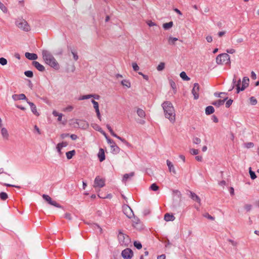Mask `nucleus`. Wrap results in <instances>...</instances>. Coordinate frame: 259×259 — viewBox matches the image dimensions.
Here are the masks:
<instances>
[{"mask_svg": "<svg viewBox=\"0 0 259 259\" xmlns=\"http://www.w3.org/2000/svg\"><path fill=\"white\" fill-rule=\"evenodd\" d=\"M227 93H224V92H221V93H217V92H215L214 94V95L217 97H219V98H224L223 96H222L223 95H227Z\"/></svg>", "mask_w": 259, "mask_h": 259, "instance_id": "obj_46", "label": "nucleus"}, {"mask_svg": "<svg viewBox=\"0 0 259 259\" xmlns=\"http://www.w3.org/2000/svg\"><path fill=\"white\" fill-rule=\"evenodd\" d=\"M42 58L46 63L55 70L60 68V65L54 56L50 52L47 50H44L42 52Z\"/></svg>", "mask_w": 259, "mask_h": 259, "instance_id": "obj_2", "label": "nucleus"}, {"mask_svg": "<svg viewBox=\"0 0 259 259\" xmlns=\"http://www.w3.org/2000/svg\"><path fill=\"white\" fill-rule=\"evenodd\" d=\"M216 62L219 65L230 64L231 63L230 56L227 53H223L216 57Z\"/></svg>", "mask_w": 259, "mask_h": 259, "instance_id": "obj_4", "label": "nucleus"}, {"mask_svg": "<svg viewBox=\"0 0 259 259\" xmlns=\"http://www.w3.org/2000/svg\"><path fill=\"white\" fill-rule=\"evenodd\" d=\"M12 98L14 100H26V102L28 100L26 96L24 94H20L19 95L14 94L12 96Z\"/></svg>", "mask_w": 259, "mask_h": 259, "instance_id": "obj_12", "label": "nucleus"}, {"mask_svg": "<svg viewBox=\"0 0 259 259\" xmlns=\"http://www.w3.org/2000/svg\"><path fill=\"white\" fill-rule=\"evenodd\" d=\"M106 127L107 128H108V130H109V132H110V134L116 138L117 139L118 138V137H119L118 135H117L113 131V130L112 129L111 127L109 125V124H107L106 125Z\"/></svg>", "mask_w": 259, "mask_h": 259, "instance_id": "obj_31", "label": "nucleus"}, {"mask_svg": "<svg viewBox=\"0 0 259 259\" xmlns=\"http://www.w3.org/2000/svg\"><path fill=\"white\" fill-rule=\"evenodd\" d=\"M118 240L121 245L127 246L131 242L129 236L124 234L121 230H118Z\"/></svg>", "mask_w": 259, "mask_h": 259, "instance_id": "obj_3", "label": "nucleus"}, {"mask_svg": "<svg viewBox=\"0 0 259 259\" xmlns=\"http://www.w3.org/2000/svg\"><path fill=\"white\" fill-rule=\"evenodd\" d=\"M166 164L167 165V166L168 167L169 171L170 172H172L174 174H176V171L175 169L174 166L172 164V163L169 160H166Z\"/></svg>", "mask_w": 259, "mask_h": 259, "instance_id": "obj_21", "label": "nucleus"}, {"mask_svg": "<svg viewBox=\"0 0 259 259\" xmlns=\"http://www.w3.org/2000/svg\"><path fill=\"white\" fill-rule=\"evenodd\" d=\"M249 79L248 77H244L242 79V87L241 88L237 89V93L240 91H244L249 85Z\"/></svg>", "mask_w": 259, "mask_h": 259, "instance_id": "obj_10", "label": "nucleus"}, {"mask_svg": "<svg viewBox=\"0 0 259 259\" xmlns=\"http://www.w3.org/2000/svg\"><path fill=\"white\" fill-rule=\"evenodd\" d=\"M214 112V109L212 106H208L205 108V114L210 115Z\"/></svg>", "mask_w": 259, "mask_h": 259, "instance_id": "obj_25", "label": "nucleus"}, {"mask_svg": "<svg viewBox=\"0 0 259 259\" xmlns=\"http://www.w3.org/2000/svg\"><path fill=\"white\" fill-rule=\"evenodd\" d=\"M69 136V134H67V133H64V134H62L61 135H60V137L61 138V139H65V138H67Z\"/></svg>", "mask_w": 259, "mask_h": 259, "instance_id": "obj_63", "label": "nucleus"}, {"mask_svg": "<svg viewBox=\"0 0 259 259\" xmlns=\"http://www.w3.org/2000/svg\"><path fill=\"white\" fill-rule=\"evenodd\" d=\"M123 208V212L126 216L131 219L133 216H134V214L132 208L127 205H124L122 207Z\"/></svg>", "mask_w": 259, "mask_h": 259, "instance_id": "obj_7", "label": "nucleus"}, {"mask_svg": "<svg viewBox=\"0 0 259 259\" xmlns=\"http://www.w3.org/2000/svg\"><path fill=\"white\" fill-rule=\"evenodd\" d=\"M91 102L93 104L94 108H95L96 112L99 111L98 103L93 99L92 100Z\"/></svg>", "mask_w": 259, "mask_h": 259, "instance_id": "obj_35", "label": "nucleus"}, {"mask_svg": "<svg viewBox=\"0 0 259 259\" xmlns=\"http://www.w3.org/2000/svg\"><path fill=\"white\" fill-rule=\"evenodd\" d=\"M92 97H94V95H93L92 94L83 95V96H80L78 100H85V99H89L92 98Z\"/></svg>", "mask_w": 259, "mask_h": 259, "instance_id": "obj_34", "label": "nucleus"}, {"mask_svg": "<svg viewBox=\"0 0 259 259\" xmlns=\"http://www.w3.org/2000/svg\"><path fill=\"white\" fill-rule=\"evenodd\" d=\"M250 103L252 105H255L257 104V100L254 97H251L249 98Z\"/></svg>", "mask_w": 259, "mask_h": 259, "instance_id": "obj_45", "label": "nucleus"}, {"mask_svg": "<svg viewBox=\"0 0 259 259\" xmlns=\"http://www.w3.org/2000/svg\"><path fill=\"white\" fill-rule=\"evenodd\" d=\"M164 219L166 222L172 221L175 220V217L172 214H171L168 213H166L164 215Z\"/></svg>", "mask_w": 259, "mask_h": 259, "instance_id": "obj_23", "label": "nucleus"}, {"mask_svg": "<svg viewBox=\"0 0 259 259\" xmlns=\"http://www.w3.org/2000/svg\"><path fill=\"white\" fill-rule=\"evenodd\" d=\"M1 134L4 139L8 140L9 135L8 130L5 127L2 128Z\"/></svg>", "mask_w": 259, "mask_h": 259, "instance_id": "obj_22", "label": "nucleus"}, {"mask_svg": "<svg viewBox=\"0 0 259 259\" xmlns=\"http://www.w3.org/2000/svg\"><path fill=\"white\" fill-rule=\"evenodd\" d=\"M7 60L6 59L3 58V57H2V58H0V64L3 65V66H4V65H6L7 64Z\"/></svg>", "mask_w": 259, "mask_h": 259, "instance_id": "obj_47", "label": "nucleus"}, {"mask_svg": "<svg viewBox=\"0 0 259 259\" xmlns=\"http://www.w3.org/2000/svg\"><path fill=\"white\" fill-rule=\"evenodd\" d=\"M135 175L134 172H131L129 174H125L123 175L122 178V182H126L127 180L132 177H133Z\"/></svg>", "mask_w": 259, "mask_h": 259, "instance_id": "obj_24", "label": "nucleus"}, {"mask_svg": "<svg viewBox=\"0 0 259 259\" xmlns=\"http://www.w3.org/2000/svg\"><path fill=\"white\" fill-rule=\"evenodd\" d=\"M138 74L139 75H141L143 76V78L145 79L146 80L148 81L149 80V77L148 75H145V74H144L142 72H138Z\"/></svg>", "mask_w": 259, "mask_h": 259, "instance_id": "obj_59", "label": "nucleus"}, {"mask_svg": "<svg viewBox=\"0 0 259 259\" xmlns=\"http://www.w3.org/2000/svg\"><path fill=\"white\" fill-rule=\"evenodd\" d=\"M16 26L25 31H29L30 27L27 22L23 18H18L15 22Z\"/></svg>", "mask_w": 259, "mask_h": 259, "instance_id": "obj_5", "label": "nucleus"}, {"mask_svg": "<svg viewBox=\"0 0 259 259\" xmlns=\"http://www.w3.org/2000/svg\"><path fill=\"white\" fill-rule=\"evenodd\" d=\"M178 40V38L176 37H173L169 36L168 39V41L169 45H174L176 41Z\"/></svg>", "mask_w": 259, "mask_h": 259, "instance_id": "obj_32", "label": "nucleus"}, {"mask_svg": "<svg viewBox=\"0 0 259 259\" xmlns=\"http://www.w3.org/2000/svg\"><path fill=\"white\" fill-rule=\"evenodd\" d=\"M134 245L138 249H140L142 247V245L141 243L137 241H135L134 242Z\"/></svg>", "mask_w": 259, "mask_h": 259, "instance_id": "obj_38", "label": "nucleus"}, {"mask_svg": "<svg viewBox=\"0 0 259 259\" xmlns=\"http://www.w3.org/2000/svg\"><path fill=\"white\" fill-rule=\"evenodd\" d=\"M140 220H139V218H136L134 217V220L133 221V223H134V224H135V225H134V226L135 227H136V225H138L140 223Z\"/></svg>", "mask_w": 259, "mask_h": 259, "instance_id": "obj_55", "label": "nucleus"}, {"mask_svg": "<svg viewBox=\"0 0 259 259\" xmlns=\"http://www.w3.org/2000/svg\"><path fill=\"white\" fill-rule=\"evenodd\" d=\"M249 174L250 178L252 180H254L256 178V176L255 175V173L251 170V168L249 167Z\"/></svg>", "mask_w": 259, "mask_h": 259, "instance_id": "obj_42", "label": "nucleus"}, {"mask_svg": "<svg viewBox=\"0 0 259 259\" xmlns=\"http://www.w3.org/2000/svg\"><path fill=\"white\" fill-rule=\"evenodd\" d=\"M254 146V144L252 142H248L245 143V147L247 148H250Z\"/></svg>", "mask_w": 259, "mask_h": 259, "instance_id": "obj_54", "label": "nucleus"}, {"mask_svg": "<svg viewBox=\"0 0 259 259\" xmlns=\"http://www.w3.org/2000/svg\"><path fill=\"white\" fill-rule=\"evenodd\" d=\"M27 103L29 105V106H30V108H31V110L32 111V112L35 114L36 116H39V113L37 111V109H36V106L35 105V104L34 103H33L32 102H31L30 101H29L28 100L27 101Z\"/></svg>", "mask_w": 259, "mask_h": 259, "instance_id": "obj_17", "label": "nucleus"}, {"mask_svg": "<svg viewBox=\"0 0 259 259\" xmlns=\"http://www.w3.org/2000/svg\"><path fill=\"white\" fill-rule=\"evenodd\" d=\"M71 53L73 56V58L75 61H77L78 59V56L77 53L75 52L71 51Z\"/></svg>", "mask_w": 259, "mask_h": 259, "instance_id": "obj_62", "label": "nucleus"}, {"mask_svg": "<svg viewBox=\"0 0 259 259\" xmlns=\"http://www.w3.org/2000/svg\"><path fill=\"white\" fill-rule=\"evenodd\" d=\"M0 9L3 12H4L5 13H7V12H8V9L7 8V7L1 2H0Z\"/></svg>", "mask_w": 259, "mask_h": 259, "instance_id": "obj_43", "label": "nucleus"}, {"mask_svg": "<svg viewBox=\"0 0 259 259\" xmlns=\"http://www.w3.org/2000/svg\"><path fill=\"white\" fill-rule=\"evenodd\" d=\"M92 126L96 131H98L100 132L102 131V128L98 125H97L96 124H95Z\"/></svg>", "mask_w": 259, "mask_h": 259, "instance_id": "obj_56", "label": "nucleus"}, {"mask_svg": "<svg viewBox=\"0 0 259 259\" xmlns=\"http://www.w3.org/2000/svg\"><path fill=\"white\" fill-rule=\"evenodd\" d=\"M138 115L141 118H145L146 116L145 112L141 108H138L137 110Z\"/></svg>", "mask_w": 259, "mask_h": 259, "instance_id": "obj_27", "label": "nucleus"}, {"mask_svg": "<svg viewBox=\"0 0 259 259\" xmlns=\"http://www.w3.org/2000/svg\"><path fill=\"white\" fill-rule=\"evenodd\" d=\"M25 56L26 58L29 60L35 61L37 59V55L34 53H30L28 52H26L25 54Z\"/></svg>", "mask_w": 259, "mask_h": 259, "instance_id": "obj_20", "label": "nucleus"}, {"mask_svg": "<svg viewBox=\"0 0 259 259\" xmlns=\"http://www.w3.org/2000/svg\"><path fill=\"white\" fill-rule=\"evenodd\" d=\"M199 91V85L198 83L194 84L193 88L192 90V93L194 96V99H198L199 98L198 92Z\"/></svg>", "mask_w": 259, "mask_h": 259, "instance_id": "obj_11", "label": "nucleus"}, {"mask_svg": "<svg viewBox=\"0 0 259 259\" xmlns=\"http://www.w3.org/2000/svg\"><path fill=\"white\" fill-rule=\"evenodd\" d=\"M180 77L182 78V79L184 80L188 81L190 79V77H189L187 76V75L184 71L180 73Z\"/></svg>", "mask_w": 259, "mask_h": 259, "instance_id": "obj_30", "label": "nucleus"}, {"mask_svg": "<svg viewBox=\"0 0 259 259\" xmlns=\"http://www.w3.org/2000/svg\"><path fill=\"white\" fill-rule=\"evenodd\" d=\"M106 139L108 143L111 144V145H114V144H115L114 141L113 140L110 139L109 137H106Z\"/></svg>", "mask_w": 259, "mask_h": 259, "instance_id": "obj_58", "label": "nucleus"}, {"mask_svg": "<svg viewBox=\"0 0 259 259\" xmlns=\"http://www.w3.org/2000/svg\"><path fill=\"white\" fill-rule=\"evenodd\" d=\"M203 216L206 218H207L209 220H214V218L211 215H210V214H209L208 213H205L203 214Z\"/></svg>", "mask_w": 259, "mask_h": 259, "instance_id": "obj_49", "label": "nucleus"}, {"mask_svg": "<svg viewBox=\"0 0 259 259\" xmlns=\"http://www.w3.org/2000/svg\"><path fill=\"white\" fill-rule=\"evenodd\" d=\"M241 84V79H239L237 81H236V76L234 75V78L233 79V85L232 86L231 88L229 90V91H231L235 87H236V90H237V89L241 88L240 87Z\"/></svg>", "mask_w": 259, "mask_h": 259, "instance_id": "obj_13", "label": "nucleus"}, {"mask_svg": "<svg viewBox=\"0 0 259 259\" xmlns=\"http://www.w3.org/2000/svg\"><path fill=\"white\" fill-rule=\"evenodd\" d=\"M75 151L74 150L67 152L66 153V155L67 157V158L68 159H70L72 158V157L75 155Z\"/></svg>", "mask_w": 259, "mask_h": 259, "instance_id": "obj_28", "label": "nucleus"}, {"mask_svg": "<svg viewBox=\"0 0 259 259\" xmlns=\"http://www.w3.org/2000/svg\"><path fill=\"white\" fill-rule=\"evenodd\" d=\"M121 83L123 86H125L128 88L131 87V82L128 80H122L121 82Z\"/></svg>", "mask_w": 259, "mask_h": 259, "instance_id": "obj_33", "label": "nucleus"}, {"mask_svg": "<svg viewBox=\"0 0 259 259\" xmlns=\"http://www.w3.org/2000/svg\"><path fill=\"white\" fill-rule=\"evenodd\" d=\"M98 157L100 162H102L105 159V151L103 148H100Z\"/></svg>", "mask_w": 259, "mask_h": 259, "instance_id": "obj_19", "label": "nucleus"}, {"mask_svg": "<svg viewBox=\"0 0 259 259\" xmlns=\"http://www.w3.org/2000/svg\"><path fill=\"white\" fill-rule=\"evenodd\" d=\"M24 74L27 77L32 78L33 76V73L31 70H27L24 72Z\"/></svg>", "mask_w": 259, "mask_h": 259, "instance_id": "obj_41", "label": "nucleus"}, {"mask_svg": "<svg viewBox=\"0 0 259 259\" xmlns=\"http://www.w3.org/2000/svg\"><path fill=\"white\" fill-rule=\"evenodd\" d=\"M169 83L172 88V89L175 91V92L176 91V84L174 81H173L172 79L169 80Z\"/></svg>", "mask_w": 259, "mask_h": 259, "instance_id": "obj_44", "label": "nucleus"}, {"mask_svg": "<svg viewBox=\"0 0 259 259\" xmlns=\"http://www.w3.org/2000/svg\"><path fill=\"white\" fill-rule=\"evenodd\" d=\"M165 67V63L164 62H160L157 67V70L158 71H162Z\"/></svg>", "mask_w": 259, "mask_h": 259, "instance_id": "obj_40", "label": "nucleus"}, {"mask_svg": "<svg viewBox=\"0 0 259 259\" xmlns=\"http://www.w3.org/2000/svg\"><path fill=\"white\" fill-rule=\"evenodd\" d=\"M190 152L192 155H197L198 154L199 151L197 149H191L190 151Z\"/></svg>", "mask_w": 259, "mask_h": 259, "instance_id": "obj_48", "label": "nucleus"}, {"mask_svg": "<svg viewBox=\"0 0 259 259\" xmlns=\"http://www.w3.org/2000/svg\"><path fill=\"white\" fill-rule=\"evenodd\" d=\"M173 24H173V22L172 21H170V22H169L168 23H164L163 24V28L165 30H168V29H169V28H170L171 27H172Z\"/></svg>", "mask_w": 259, "mask_h": 259, "instance_id": "obj_29", "label": "nucleus"}, {"mask_svg": "<svg viewBox=\"0 0 259 259\" xmlns=\"http://www.w3.org/2000/svg\"><path fill=\"white\" fill-rule=\"evenodd\" d=\"M65 218L70 221L72 219L71 215L70 213H66L65 214Z\"/></svg>", "mask_w": 259, "mask_h": 259, "instance_id": "obj_61", "label": "nucleus"}, {"mask_svg": "<svg viewBox=\"0 0 259 259\" xmlns=\"http://www.w3.org/2000/svg\"><path fill=\"white\" fill-rule=\"evenodd\" d=\"M32 65L39 71L43 72L45 70V67L37 61H33Z\"/></svg>", "mask_w": 259, "mask_h": 259, "instance_id": "obj_14", "label": "nucleus"}, {"mask_svg": "<svg viewBox=\"0 0 259 259\" xmlns=\"http://www.w3.org/2000/svg\"><path fill=\"white\" fill-rule=\"evenodd\" d=\"M105 180L100 178L99 176L96 177L94 181V187L102 188L105 186Z\"/></svg>", "mask_w": 259, "mask_h": 259, "instance_id": "obj_9", "label": "nucleus"}, {"mask_svg": "<svg viewBox=\"0 0 259 259\" xmlns=\"http://www.w3.org/2000/svg\"><path fill=\"white\" fill-rule=\"evenodd\" d=\"M111 152L114 154H117L120 151V148L116 145V144L114 145H111Z\"/></svg>", "mask_w": 259, "mask_h": 259, "instance_id": "obj_26", "label": "nucleus"}, {"mask_svg": "<svg viewBox=\"0 0 259 259\" xmlns=\"http://www.w3.org/2000/svg\"><path fill=\"white\" fill-rule=\"evenodd\" d=\"M132 67L134 71H137L139 70V67L136 63H132Z\"/></svg>", "mask_w": 259, "mask_h": 259, "instance_id": "obj_51", "label": "nucleus"}, {"mask_svg": "<svg viewBox=\"0 0 259 259\" xmlns=\"http://www.w3.org/2000/svg\"><path fill=\"white\" fill-rule=\"evenodd\" d=\"M2 184L4 186H6L9 187H15V188H20V186H16L14 185H11V184H7V183H4Z\"/></svg>", "mask_w": 259, "mask_h": 259, "instance_id": "obj_57", "label": "nucleus"}, {"mask_svg": "<svg viewBox=\"0 0 259 259\" xmlns=\"http://www.w3.org/2000/svg\"><path fill=\"white\" fill-rule=\"evenodd\" d=\"M57 145L62 148L63 147H66L68 145V143L67 142H62V143H58Z\"/></svg>", "mask_w": 259, "mask_h": 259, "instance_id": "obj_52", "label": "nucleus"}, {"mask_svg": "<svg viewBox=\"0 0 259 259\" xmlns=\"http://www.w3.org/2000/svg\"><path fill=\"white\" fill-rule=\"evenodd\" d=\"M42 197L44 199L47 201L50 205H53L58 208H62V206L61 205L58 203L56 201L53 200L49 195L43 194Z\"/></svg>", "mask_w": 259, "mask_h": 259, "instance_id": "obj_6", "label": "nucleus"}, {"mask_svg": "<svg viewBox=\"0 0 259 259\" xmlns=\"http://www.w3.org/2000/svg\"><path fill=\"white\" fill-rule=\"evenodd\" d=\"M228 99V97H225L223 100H218L217 101H215L213 102L211 104L217 107H219L220 106L224 105L225 102L227 101Z\"/></svg>", "mask_w": 259, "mask_h": 259, "instance_id": "obj_18", "label": "nucleus"}, {"mask_svg": "<svg viewBox=\"0 0 259 259\" xmlns=\"http://www.w3.org/2000/svg\"><path fill=\"white\" fill-rule=\"evenodd\" d=\"M190 193L189 197L194 201L198 202L199 204H200L201 203V199L200 197L196 195L195 193L193 192L192 191H189Z\"/></svg>", "mask_w": 259, "mask_h": 259, "instance_id": "obj_16", "label": "nucleus"}, {"mask_svg": "<svg viewBox=\"0 0 259 259\" xmlns=\"http://www.w3.org/2000/svg\"><path fill=\"white\" fill-rule=\"evenodd\" d=\"M252 205L251 204H245L244 206V208L247 211H249L251 209Z\"/></svg>", "mask_w": 259, "mask_h": 259, "instance_id": "obj_60", "label": "nucleus"}, {"mask_svg": "<svg viewBox=\"0 0 259 259\" xmlns=\"http://www.w3.org/2000/svg\"><path fill=\"white\" fill-rule=\"evenodd\" d=\"M8 198V195L6 192L0 193V198L2 200H6Z\"/></svg>", "mask_w": 259, "mask_h": 259, "instance_id": "obj_36", "label": "nucleus"}, {"mask_svg": "<svg viewBox=\"0 0 259 259\" xmlns=\"http://www.w3.org/2000/svg\"><path fill=\"white\" fill-rule=\"evenodd\" d=\"M164 110L165 117L168 118L170 122L175 121V111L172 104L169 101H165L162 104Z\"/></svg>", "mask_w": 259, "mask_h": 259, "instance_id": "obj_1", "label": "nucleus"}, {"mask_svg": "<svg viewBox=\"0 0 259 259\" xmlns=\"http://www.w3.org/2000/svg\"><path fill=\"white\" fill-rule=\"evenodd\" d=\"M76 123L78 124L79 127L83 129H85L89 126L88 123L87 121L82 120H77Z\"/></svg>", "mask_w": 259, "mask_h": 259, "instance_id": "obj_15", "label": "nucleus"}, {"mask_svg": "<svg viewBox=\"0 0 259 259\" xmlns=\"http://www.w3.org/2000/svg\"><path fill=\"white\" fill-rule=\"evenodd\" d=\"M233 103V100L232 99H229L227 101L226 103V108H229L230 106L232 105Z\"/></svg>", "mask_w": 259, "mask_h": 259, "instance_id": "obj_53", "label": "nucleus"}, {"mask_svg": "<svg viewBox=\"0 0 259 259\" xmlns=\"http://www.w3.org/2000/svg\"><path fill=\"white\" fill-rule=\"evenodd\" d=\"M201 139L199 138L195 137L193 139V142L196 144H199L201 143Z\"/></svg>", "mask_w": 259, "mask_h": 259, "instance_id": "obj_50", "label": "nucleus"}, {"mask_svg": "<svg viewBox=\"0 0 259 259\" xmlns=\"http://www.w3.org/2000/svg\"><path fill=\"white\" fill-rule=\"evenodd\" d=\"M118 139H119V140H120L123 144H124L127 147H131V144L128 143L127 141H126L124 139L120 137H118Z\"/></svg>", "mask_w": 259, "mask_h": 259, "instance_id": "obj_37", "label": "nucleus"}, {"mask_svg": "<svg viewBox=\"0 0 259 259\" xmlns=\"http://www.w3.org/2000/svg\"><path fill=\"white\" fill-rule=\"evenodd\" d=\"M251 78L252 79H255L256 78V74L255 73V72L253 71H252L251 72Z\"/></svg>", "mask_w": 259, "mask_h": 259, "instance_id": "obj_64", "label": "nucleus"}, {"mask_svg": "<svg viewBox=\"0 0 259 259\" xmlns=\"http://www.w3.org/2000/svg\"><path fill=\"white\" fill-rule=\"evenodd\" d=\"M121 255L124 259H131L133 256V252L131 249L127 248L122 251Z\"/></svg>", "mask_w": 259, "mask_h": 259, "instance_id": "obj_8", "label": "nucleus"}, {"mask_svg": "<svg viewBox=\"0 0 259 259\" xmlns=\"http://www.w3.org/2000/svg\"><path fill=\"white\" fill-rule=\"evenodd\" d=\"M159 186L157 185V184L156 183H153L152 184L150 187V190H152V191H157L158 189H159Z\"/></svg>", "mask_w": 259, "mask_h": 259, "instance_id": "obj_39", "label": "nucleus"}]
</instances>
